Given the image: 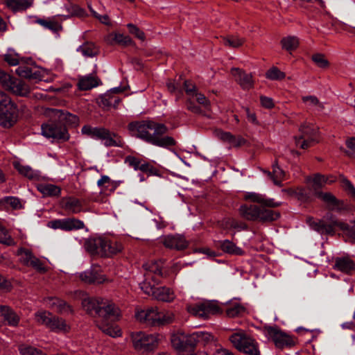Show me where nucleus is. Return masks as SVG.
I'll return each mask as SVG.
<instances>
[{"mask_svg": "<svg viewBox=\"0 0 355 355\" xmlns=\"http://www.w3.org/2000/svg\"><path fill=\"white\" fill-rule=\"evenodd\" d=\"M17 255L20 256V261L26 266H29L31 261L35 257L31 250L23 248L17 250Z\"/></svg>", "mask_w": 355, "mask_h": 355, "instance_id": "37998d69", "label": "nucleus"}, {"mask_svg": "<svg viewBox=\"0 0 355 355\" xmlns=\"http://www.w3.org/2000/svg\"><path fill=\"white\" fill-rule=\"evenodd\" d=\"M244 199L268 207H278L280 205L279 203L273 202L272 200L266 199L264 196L255 192L245 193Z\"/></svg>", "mask_w": 355, "mask_h": 355, "instance_id": "5701e85b", "label": "nucleus"}, {"mask_svg": "<svg viewBox=\"0 0 355 355\" xmlns=\"http://www.w3.org/2000/svg\"><path fill=\"white\" fill-rule=\"evenodd\" d=\"M331 221L330 223H326L323 220L314 221L311 223V227L320 234H331L334 232L335 227H340L342 230L348 231L349 234L353 239L355 240V231L349 227L347 223L339 222L332 217L331 215Z\"/></svg>", "mask_w": 355, "mask_h": 355, "instance_id": "ddd939ff", "label": "nucleus"}, {"mask_svg": "<svg viewBox=\"0 0 355 355\" xmlns=\"http://www.w3.org/2000/svg\"><path fill=\"white\" fill-rule=\"evenodd\" d=\"M4 60L11 66H17L19 63V55L12 51H10L5 54Z\"/></svg>", "mask_w": 355, "mask_h": 355, "instance_id": "4d7b16f0", "label": "nucleus"}, {"mask_svg": "<svg viewBox=\"0 0 355 355\" xmlns=\"http://www.w3.org/2000/svg\"><path fill=\"white\" fill-rule=\"evenodd\" d=\"M0 84L5 89L17 96H26L31 92L29 86L23 80L12 77L2 70H0Z\"/></svg>", "mask_w": 355, "mask_h": 355, "instance_id": "0eeeda50", "label": "nucleus"}, {"mask_svg": "<svg viewBox=\"0 0 355 355\" xmlns=\"http://www.w3.org/2000/svg\"><path fill=\"white\" fill-rule=\"evenodd\" d=\"M216 245L225 253H227L231 255L241 256L243 255L245 253L243 250L236 246L235 243L228 239L218 241L216 243Z\"/></svg>", "mask_w": 355, "mask_h": 355, "instance_id": "4be33fe9", "label": "nucleus"}, {"mask_svg": "<svg viewBox=\"0 0 355 355\" xmlns=\"http://www.w3.org/2000/svg\"><path fill=\"white\" fill-rule=\"evenodd\" d=\"M28 266H31L37 272L41 273H44L46 271V268L44 266L43 262L40 261L38 258H37L35 256L31 261V263L29 264Z\"/></svg>", "mask_w": 355, "mask_h": 355, "instance_id": "052dcab7", "label": "nucleus"}, {"mask_svg": "<svg viewBox=\"0 0 355 355\" xmlns=\"http://www.w3.org/2000/svg\"><path fill=\"white\" fill-rule=\"evenodd\" d=\"M300 135L295 137V144L302 149H306L318 142V130L313 124L309 123H303L300 128Z\"/></svg>", "mask_w": 355, "mask_h": 355, "instance_id": "9b49d317", "label": "nucleus"}, {"mask_svg": "<svg viewBox=\"0 0 355 355\" xmlns=\"http://www.w3.org/2000/svg\"><path fill=\"white\" fill-rule=\"evenodd\" d=\"M60 207L69 214H75L83 211V205L80 200L75 197H64L60 202Z\"/></svg>", "mask_w": 355, "mask_h": 355, "instance_id": "6ab92c4d", "label": "nucleus"}, {"mask_svg": "<svg viewBox=\"0 0 355 355\" xmlns=\"http://www.w3.org/2000/svg\"><path fill=\"white\" fill-rule=\"evenodd\" d=\"M53 316V315L48 311H38L35 313L37 322L46 326L47 328Z\"/></svg>", "mask_w": 355, "mask_h": 355, "instance_id": "79ce46f5", "label": "nucleus"}, {"mask_svg": "<svg viewBox=\"0 0 355 355\" xmlns=\"http://www.w3.org/2000/svg\"><path fill=\"white\" fill-rule=\"evenodd\" d=\"M100 80L93 75H87L80 78L78 87L80 90H89L99 85Z\"/></svg>", "mask_w": 355, "mask_h": 355, "instance_id": "bb28decb", "label": "nucleus"}, {"mask_svg": "<svg viewBox=\"0 0 355 355\" xmlns=\"http://www.w3.org/2000/svg\"><path fill=\"white\" fill-rule=\"evenodd\" d=\"M0 204L9 205L13 209H19L22 208L21 200L15 196H6L0 199Z\"/></svg>", "mask_w": 355, "mask_h": 355, "instance_id": "a19ab883", "label": "nucleus"}, {"mask_svg": "<svg viewBox=\"0 0 355 355\" xmlns=\"http://www.w3.org/2000/svg\"><path fill=\"white\" fill-rule=\"evenodd\" d=\"M45 304L49 308L55 309L58 312H64L69 309L66 302L57 297H48L45 299Z\"/></svg>", "mask_w": 355, "mask_h": 355, "instance_id": "c756f323", "label": "nucleus"}, {"mask_svg": "<svg viewBox=\"0 0 355 355\" xmlns=\"http://www.w3.org/2000/svg\"><path fill=\"white\" fill-rule=\"evenodd\" d=\"M266 76L270 80H282L285 78L286 75L277 67H273L266 72Z\"/></svg>", "mask_w": 355, "mask_h": 355, "instance_id": "09e8293b", "label": "nucleus"}, {"mask_svg": "<svg viewBox=\"0 0 355 355\" xmlns=\"http://www.w3.org/2000/svg\"><path fill=\"white\" fill-rule=\"evenodd\" d=\"M217 135L219 139L224 141L229 142L231 146L234 147L240 146L245 143L244 139L241 137H236L227 132L219 131L218 132Z\"/></svg>", "mask_w": 355, "mask_h": 355, "instance_id": "7c9ffc66", "label": "nucleus"}, {"mask_svg": "<svg viewBox=\"0 0 355 355\" xmlns=\"http://www.w3.org/2000/svg\"><path fill=\"white\" fill-rule=\"evenodd\" d=\"M245 309L239 304H234L228 306L226 309V313L229 317L234 318L244 312Z\"/></svg>", "mask_w": 355, "mask_h": 355, "instance_id": "3c124183", "label": "nucleus"}, {"mask_svg": "<svg viewBox=\"0 0 355 355\" xmlns=\"http://www.w3.org/2000/svg\"><path fill=\"white\" fill-rule=\"evenodd\" d=\"M327 182V178H326L324 175L316 174L312 178L311 181V187L315 191V193L318 190L323 187Z\"/></svg>", "mask_w": 355, "mask_h": 355, "instance_id": "49530a36", "label": "nucleus"}, {"mask_svg": "<svg viewBox=\"0 0 355 355\" xmlns=\"http://www.w3.org/2000/svg\"><path fill=\"white\" fill-rule=\"evenodd\" d=\"M282 49L291 51L296 49L299 45V40L295 36H287L282 39Z\"/></svg>", "mask_w": 355, "mask_h": 355, "instance_id": "4c0bfd02", "label": "nucleus"}, {"mask_svg": "<svg viewBox=\"0 0 355 355\" xmlns=\"http://www.w3.org/2000/svg\"><path fill=\"white\" fill-rule=\"evenodd\" d=\"M302 100L308 107L315 111L322 112L324 108V104L315 96H305L302 98Z\"/></svg>", "mask_w": 355, "mask_h": 355, "instance_id": "2f4dec72", "label": "nucleus"}, {"mask_svg": "<svg viewBox=\"0 0 355 355\" xmlns=\"http://www.w3.org/2000/svg\"><path fill=\"white\" fill-rule=\"evenodd\" d=\"M184 333H179L173 335L171 338V343L175 348L180 350L185 349L184 341V339H182Z\"/></svg>", "mask_w": 355, "mask_h": 355, "instance_id": "603ef678", "label": "nucleus"}, {"mask_svg": "<svg viewBox=\"0 0 355 355\" xmlns=\"http://www.w3.org/2000/svg\"><path fill=\"white\" fill-rule=\"evenodd\" d=\"M346 146L349 150L346 153L349 155L355 154V137H351L346 141Z\"/></svg>", "mask_w": 355, "mask_h": 355, "instance_id": "774afa93", "label": "nucleus"}, {"mask_svg": "<svg viewBox=\"0 0 355 355\" xmlns=\"http://www.w3.org/2000/svg\"><path fill=\"white\" fill-rule=\"evenodd\" d=\"M127 27L129 29V32L131 34H133L137 37L138 39L144 41L145 40V34L144 33L141 31L137 26L132 24H127Z\"/></svg>", "mask_w": 355, "mask_h": 355, "instance_id": "680f3d73", "label": "nucleus"}, {"mask_svg": "<svg viewBox=\"0 0 355 355\" xmlns=\"http://www.w3.org/2000/svg\"><path fill=\"white\" fill-rule=\"evenodd\" d=\"M315 196L321 199L331 211H340L345 209L343 200H338L332 193L329 192L316 191Z\"/></svg>", "mask_w": 355, "mask_h": 355, "instance_id": "2eb2a0df", "label": "nucleus"}, {"mask_svg": "<svg viewBox=\"0 0 355 355\" xmlns=\"http://www.w3.org/2000/svg\"><path fill=\"white\" fill-rule=\"evenodd\" d=\"M82 306L89 314L98 316L96 324L102 332L112 338L121 336V329L113 323L121 315L115 304L107 299L87 297L83 300Z\"/></svg>", "mask_w": 355, "mask_h": 355, "instance_id": "f257e3e1", "label": "nucleus"}, {"mask_svg": "<svg viewBox=\"0 0 355 355\" xmlns=\"http://www.w3.org/2000/svg\"><path fill=\"white\" fill-rule=\"evenodd\" d=\"M225 46L231 48H239L243 44L245 39L237 35H228L222 38Z\"/></svg>", "mask_w": 355, "mask_h": 355, "instance_id": "c9c22d12", "label": "nucleus"}, {"mask_svg": "<svg viewBox=\"0 0 355 355\" xmlns=\"http://www.w3.org/2000/svg\"><path fill=\"white\" fill-rule=\"evenodd\" d=\"M230 340L239 351L249 355H260L257 342L244 332L232 334Z\"/></svg>", "mask_w": 355, "mask_h": 355, "instance_id": "1a4fd4ad", "label": "nucleus"}, {"mask_svg": "<svg viewBox=\"0 0 355 355\" xmlns=\"http://www.w3.org/2000/svg\"><path fill=\"white\" fill-rule=\"evenodd\" d=\"M37 188L44 196L58 197L61 193V188L52 184H39Z\"/></svg>", "mask_w": 355, "mask_h": 355, "instance_id": "cd10ccee", "label": "nucleus"}, {"mask_svg": "<svg viewBox=\"0 0 355 355\" xmlns=\"http://www.w3.org/2000/svg\"><path fill=\"white\" fill-rule=\"evenodd\" d=\"M183 86L188 98H194V94L198 92L196 86L190 80H184Z\"/></svg>", "mask_w": 355, "mask_h": 355, "instance_id": "bf43d9fd", "label": "nucleus"}, {"mask_svg": "<svg viewBox=\"0 0 355 355\" xmlns=\"http://www.w3.org/2000/svg\"><path fill=\"white\" fill-rule=\"evenodd\" d=\"M103 143L107 147H122L124 144L121 137L112 132H109V136L105 138Z\"/></svg>", "mask_w": 355, "mask_h": 355, "instance_id": "e433bc0d", "label": "nucleus"}, {"mask_svg": "<svg viewBox=\"0 0 355 355\" xmlns=\"http://www.w3.org/2000/svg\"><path fill=\"white\" fill-rule=\"evenodd\" d=\"M312 60L318 67L324 69L329 67V63L323 54H315L312 56Z\"/></svg>", "mask_w": 355, "mask_h": 355, "instance_id": "13d9d810", "label": "nucleus"}, {"mask_svg": "<svg viewBox=\"0 0 355 355\" xmlns=\"http://www.w3.org/2000/svg\"><path fill=\"white\" fill-rule=\"evenodd\" d=\"M0 243L7 245H14L15 241L8 230L0 224Z\"/></svg>", "mask_w": 355, "mask_h": 355, "instance_id": "de8ad7c7", "label": "nucleus"}, {"mask_svg": "<svg viewBox=\"0 0 355 355\" xmlns=\"http://www.w3.org/2000/svg\"><path fill=\"white\" fill-rule=\"evenodd\" d=\"M106 41L109 43L115 42L117 44H123L125 46L131 45L133 43L130 37H129L128 35H125L123 34H121V33L110 34L107 37Z\"/></svg>", "mask_w": 355, "mask_h": 355, "instance_id": "473e14b6", "label": "nucleus"}, {"mask_svg": "<svg viewBox=\"0 0 355 355\" xmlns=\"http://www.w3.org/2000/svg\"><path fill=\"white\" fill-rule=\"evenodd\" d=\"M37 21L41 26L53 33H58L62 29V25L53 19H39Z\"/></svg>", "mask_w": 355, "mask_h": 355, "instance_id": "ea45409f", "label": "nucleus"}, {"mask_svg": "<svg viewBox=\"0 0 355 355\" xmlns=\"http://www.w3.org/2000/svg\"><path fill=\"white\" fill-rule=\"evenodd\" d=\"M266 332L268 337L272 339L275 346L278 348L291 347L295 343L291 336L276 327H268L266 329Z\"/></svg>", "mask_w": 355, "mask_h": 355, "instance_id": "4468645a", "label": "nucleus"}, {"mask_svg": "<svg viewBox=\"0 0 355 355\" xmlns=\"http://www.w3.org/2000/svg\"><path fill=\"white\" fill-rule=\"evenodd\" d=\"M202 302L187 306V311L192 315L205 319Z\"/></svg>", "mask_w": 355, "mask_h": 355, "instance_id": "c03bdc74", "label": "nucleus"}, {"mask_svg": "<svg viewBox=\"0 0 355 355\" xmlns=\"http://www.w3.org/2000/svg\"><path fill=\"white\" fill-rule=\"evenodd\" d=\"M143 268L146 271L145 279L140 283V288L146 294L152 295L156 288L155 284L160 282L161 278L167 276L164 270V262L162 260L149 261L144 263Z\"/></svg>", "mask_w": 355, "mask_h": 355, "instance_id": "20e7f679", "label": "nucleus"}, {"mask_svg": "<svg viewBox=\"0 0 355 355\" xmlns=\"http://www.w3.org/2000/svg\"><path fill=\"white\" fill-rule=\"evenodd\" d=\"M334 268L345 274L352 275L355 271V262L349 256L336 257Z\"/></svg>", "mask_w": 355, "mask_h": 355, "instance_id": "412c9836", "label": "nucleus"}, {"mask_svg": "<svg viewBox=\"0 0 355 355\" xmlns=\"http://www.w3.org/2000/svg\"><path fill=\"white\" fill-rule=\"evenodd\" d=\"M131 338L135 349L139 351H151L158 344V337L155 334H148L137 331L131 334Z\"/></svg>", "mask_w": 355, "mask_h": 355, "instance_id": "f8f14e48", "label": "nucleus"}, {"mask_svg": "<svg viewBox=\"0 0 355 355\" xmlns=\"http://www.w3.org/2000/svg\"><path fill=\"white\" fill-rule=\"evenodd\" d=\"M239 214L247 220L267 223L277 220L280 214L263 205H242L239 209Z\"/></svg>", "mask_w": 355, "mask_h": 355, "instance_id": "39448f33", "label": "nucleus"}, {"mask_svg": "<svg viewBox=\"0 0 355 355\" xmlns=\"http://www.w3.org/2000/svg\"><path fill=\"white\" fill-rule=\"evenodd\" d=\"M198 336L196 332H193L191 334H187L184 333V336L182 337V339H184V347L185 349L188 347H193L195 346L198 342Z\"/></svg>", "mask_w": 355, "mask_h": 355, "instance_id": "8fccbe9b", "label": "nucleus"}, {"mask_svg": "<svg viewBox=\"0 0 355 355\" xmlns=\"http://www.w3.org/2000/svg\"><path fill=\"white\" fill-rule=\"evenodd\" d=\"M204 312L205 313V318H208L210 315H214L219 311L218 306L212 302H202Z\"/></svg>", "mask_w": 355, "mask_h": 355, "instance_id": "a18cd8bd", "label": "nucleus"}, {"mask_svg": "<svg viewBox=\"0 0 355 355\" xmlns=\"http://www.w3.org/2000/svg\"><path fill=\"white\" fill-rule=\"evenodd\" d=\"M273 181L274 184L281 187L282 182L285 180L286 173L278 165L276 160L272 164V171H263Z\"/></svg>", "mask_w": 355, "mask_h": 355, "instance_id": "a878e982", "label": "nucleus"}, {"mask_svg": "<svg viewBox=\"0 0 355 355\" xmlns=\"http://www.w3.org/2000/svg\"><path fill=\"white\" fill-rule=\"evenodd\" d=\"M45 114L50 117L58 119L61 123L65 122L67 124L76 125L78 123V117L69 112H64L61 110L47 108Z\"/></svg>", "mask_w": 355, "mask_h": 355, "instance_id": "dca6fc26", "label": "nucleus"}, {"mask_svg": "<svg viewBox=\"0 0 355 355\" xmlns=\"http://www.w3.org/2000/svg\"><path fill=\"white\" fill-rule=\"evenodd\" d=\"M152 296L157 300L170 302L175 299L174 292L166 286L156 287Z\"/></svg>", "mask_w": 355, "mask_h": 355, "instance_id": "b1692460", "label": "nucleus"}, {"mask_svg": "<svg viewBox=\"0 0 355 355\" xmlns=\"http://www.w3.org/2000/svg\"><path fill=\"white\" fill-rule=\"evenodd\" d=\"M0 313L4 321L8 325L17 326L19 322V316L9 306L0 305Z\"/></svg>", "mask_w": 355, "mask_h": 355, "instance_id": "393cba45", "label": "nucleus"}, {"mask_svg": "<svg viewBox=\"0 0 355 355\" xmlns=\"http://www.w3.org/2000/svg\"><path fill=\"white\" fill-rule=\"evenodd\" d=\"M102 105L104 106V107H116L117 105L119 104V98H110L109 96L107 97V96H105L104 98H103L102 101Z\"/></svg>", "mask_w": 355, "mask_h": 355, "instance_id": "69168bd1", "label": "nucleus"}, {"mask_svg": "<svg viewBox=\"0 0 355 355\" xmlns=\"http://www.w3.org/2000/svg\"><path fill=\"white\" fill-rule=\"evenodd\" d=\"M78 51L80 52L85 57H94L97 54V49L94 44L87 42L80 46Z\"/></svg>", "mask_w": 355, "mask_h": 355, "instance_id": "58836bf2", "label": "nucleus"}, {"mask_svg": "<svg viewBox=\"0 0 355 355\" xmlns=\"http://www.w3.org/2000/svg\"><path fill=\"white\" fill-rule=\"evenodd\" d=\"M53 119V120L42 125V135L46 138H51L57 141H68L70 135L65 125L61 123L58 119Z\"/></svg>", "mask_w": 355, "mask_h": 355, "instance_id": "6e6552de", "label": "nucleus"}, {"mask_svg": "<svg viewBox=\"0 0 355 355\" xmlns=\"http://www.w3.org/2000/svg\"><path fill=\"white\" fill-rule=\"evenodd\" d=\"M141 161V160L139 158L133 156H128L125 159V162L129 166L133 167L136 171L139 169Z\"/></svg>", "mask_w": 355, "mask_h": 355, "instance_id": "338daca9", "label": "nucleus"}, {"mask_svg": "<svg viewBox=\"0 0 355 355\" xmlns=\"http://www.w3.org/2000/svg\"><path fill=\"white\" fill-rule=\"evenodd\" d=\"M48 328L56 332H67L69 329V326L62 318L53 315Z\"/></svg>", "mask_w": 355, "mask_h": 355, "instance_id": "c85d7f7f", "label": "nucleus"}, {"mask_svg": "<svg viewBox=\"0 0 355 355\" xmlns=\"http://www.w3.org/2000/svg\"><path fill=\"white\" fill-rule=\"evenodd\" d=\"M5 4L14 12L24 10L31 6L28 0H5Z\"/></svg>", "mask_w": 355, "mask_h": 355, "instance_id": "72a5a7b5", "label": "nucleus"}, {"mask_svg": "<svg viewBox=\"0 0 355 355\" xmlns=\"http://www.w3.org/2000/svg\"><path fill=\"white\" fill-rule=\"evenodd\" d=\"M84 227L83 221L76 218L67 219V231L80 230Z\"/></svg>", "mask_w": 355, "mask_h": 355, "instance_id": "6e6d98bb", "label": "nucleus"}, {"mask_svg": "<svg viewBox=\"0 0 355 355\" xmlns=\"http://www.w3.org/2000/svg\"><path fill=\"white\" fill-rule=\"evenodd\" d=\"M99 129L100 128L98 127H92L90 125H85L82 128L81 132L83 135L96 139Z\"/></svg>", "mask_w": 355, "mask_h": 355, "instance_id": "864d4df0", "label": "nucleus"}, {"mask_svg": "<svg viewBox=\"0 0 355 355\" xmlns=\"http://www.w3.org/2000/svg\"><path fill=\"white\" fill-rule=\"evenodd\" d=\"M16 112L17 107L10 98L0 90V124L4 127L12 125Z\"/></svg>", "mask_w": 355, "mask_h": 355, "instance_id": "9d476101", "label": "nucleus"}, {"mask_svg": "<svg viewBox=\"0 0 355 355\" xmlns=\"http://www.w3.org/2000/svg\"><path fill=\"white\" fill-rule=\"evenodd\" d=\"M227 223L230 227L238 230H245L248 229V225L245 223L239 222L234 218H229L227 220Z\"/></svg>", "mask_w": 355, "mask_h": 355, "instance_id": "e2e57ef3", "label": "nucleus"}, {"mask_svg": "<svg viewBox=\"0 0 355 355\" xmlns=\"http://www.w3.org/2000/svg\"><path fill=\"white\" fill-rule=\"evenodd\" d=\"M80 279L87 284H100L106 281L104 275L94 268H89L78 274Z\"/></svg>", "mask_w": 355, "mask_h": 355, "instance_id": "aec40b11", "label": "nucleus"}, {"mask_svg": "<svg viewBox=\"0 0 355 355\" xmlns=\"http://www.w3.org/2000/svg\"><path fill=\"white\" fill-rule=\"evenodd\" d=\"M84 246L90 254H99L102 257H110L123 250V245L120 241L105 236L88 239Z\"/></svg>", "mask_w": 355, "mask_h": 355, "instance_id": "7ed1b4c3", "label": "nucleus"}, {"mask_svg": "<svg viewBox=\"0 0 355 355\" xmlns=\"http://www.w3.org/2000/svg\"><path fill=\"white\" fill-rule=\"evenodd\" d=\"M49 226L53 229H61L67 231V219H59L50 221Z\"/></svg>", "mask_w": 355, "mask_h": 355, "instance_id": "0e129e2a", "label": "nucleus"}, {"mask_svg": "<svg viewBox=\"0 0 355 355\" xmlns=\"http://www.w3.org/2000/svg\"><path fill=\"white\" fill-rule=\"evenodd\" d=\"M137 320L147 325L157 326L169 324L173 322L174 314L170 311H159L155 307L137 311Z\"/></svg>", "mask_w": 355, "mask_h": 355, "instance_id": "423d86ee", "label": "nucleus"}, {"mask_svg": "<svg viewBox=\"0 0 355 355\" xmlns=\"http://www.w3.org/2000/svg\"><path fill=\"white\" fill-rule=\"evenodd\" d=\"M231 73L243 89L249 90L253 87L254 80L251 73H247L239 68H232Z\"/></svg>", "mask_w": 355, "mask_h": 355, "instance_id": "a211bd4d", "label": "nucleus"}, {"mask_svg": "<svg viewBox=\"0 0 355 355\" xmlns=\"http://www.w3.org/2000/svg\"><path fill=\"white\" fill-rule=\"evenodd\" d=\"M128 129L132 136L154 146L166 148L175 145L173 137H162L168 130L163 123L153 121H133L128 124Z\"/></svg>", "mask_w": 355, "mask_h": 355, "instance_id": "f03ea898", "label": "nucleus"}, {"mask_svg": "<svg viewBox=\"0 0 355 355\" xmlns=\"http://www.w3.org/2000/svg\"><path fill=\"white\" fill-rule=\"evenodd\" d=\"M161 242L166 248L177 250H184L188 245L185 238L179 234L165 236L162 238Z\"/></svg>", "mask_w": 355, "mask_h": 355, "instance_id": "f3484780", "label": "nucleus"}, {"mask_svg": "<svg viewBox=\"0 0 355 355\" xmlns=\"http://www.w3.org/2000/svg\"><path fill=\"white\" fill-rule=\"evenodd\" d=\"M19 350L21 355H42V352L40 350L28 345H20Z\"/></svg>", "mask_w": 355, "mask_h": 355, "instance_id": "5fc2aeb1", "label": "nucleus"}, {"mask_svg": "<svg viewBox=\"0 0 355 355\" xmlns=\"http://www.w3.org/2000/svg\"><path fill=\"white\" fill-rule=\"evenodd\" d=\"M15 169L22 175L28 178V179H37L39 177L37 171H34L29 166H24L19 163L14 164Z\"/></svg>", "mask_w": 355, "mask_h": 355, "instance_id": "f704fd0d", "label": "nucleus"}]
</instances>
